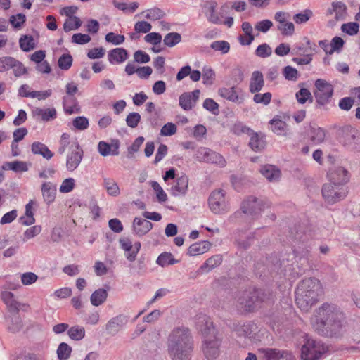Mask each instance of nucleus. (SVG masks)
I'll return each instance as SVG.
<instances>
[{
  "instance_id": "60",
  "label": "nucleus",
  "mask_w": 360,
  "mask_h": 360,
  "mask_svg": "<svg viewBox=\"0 0 360 360\" xmlns=\"http://www.w3.org/2000/svg\"><path fill=\"white\" fill-rule=\"evenodd\" d=\"M256 55L261 58H266L270 56L272 53L271 48L266 44L259 45L256 51Z\"/></svg>"
},
{
  "instance_id": "55",
  "label": "nucleus",
  "mask_w": 360,
  "mask_h": 360,
  "mask_svg": "<svg viewBox=\"0 0 360 360\" xmlns=\"http://www.w3.org/2000/svg\"><path fill=\"white\" fill-rule=\"evenodd\" d=\"M72 63V58L70 54H63L58 61V66L62 70H68Z\"/></svg>"
},
{
  "instance_id": "51",
  "label": "nucleus",
  "mask_w": 360,
  "mask_h": 360,
  "mask_svg": "<svg viewBox=\"0 0 360 360\" xmlns=\"http://www.w3.org/2000/svg\"><path fill=\"white\" fill-rule=\"evenodd\" d=\"M313 13L309 9L304 10L302 13L295 14L293 16L294 21L297 24L307 22L312 16Z\"/></svg>"
},
{
  "instance_id": "21",
  "label": "nucleus",
  "mask_w": 360,
  "mask_h": 360,
  "mask_svg": "<svg viewBox=\"0 0 360 360\" xmlns=\"http://www.w3.org/2000/svg\"><path fill=\"white\" fill-rule=\"evenodd\" d=\"M188 177L186 174L178 176L171 188L172 194L174 196L185 195L188 191Z\"/></svg>"
},
{
  "instance_id": "41",
  "label": "nucleus",
  "mask_w": 360,
  "mask_h": 360,
  "mask_svg": "<svg viewBox=\"0 0 360 360\" xmlns=\"http://www.w3.org/2000/svg\"><path fill=\"white\" fill-rule=\"evenodd\" d=\"M76 181L72 177L65 179L60 187L59 191L61 193H68L72 191L75 187Z\"/></svg>"
},
{
  "instance_id": "14",
  "label": "nucleus",
  "mask_w": 360,
  "mask_h": 360,
  "mask_svg": "<svg viewBox=\"0 0 360 360\" xmlns=\"http://www.w3.org/2000/svg\"><path fill=\"white\" fill-rule=\"evenodd\" d=\"M316 91L314 92L317 102L326 104L331 98L333 92V86L324 79H319L315 82Z\"/></svg>"
},
{
  "instance_id": "27",
  "label": "nucleus",
  "mask_w": 360,
  "mask_h": 360,
  "mask_svg": "<svg viewBox=\"0 0 360 360\" xmlns=\"http://www.w3.org/2000/svg\"><path fill=\"white\" fill-rule=\"evenodd\" d=\"M127 52L124 49L116 48L108 53V60L111 63H121L127 58Z\"/></svg>"
},
{
  "instance_id": "4",
  "label": "nucleus",
  "mask_w": 360,
  "mask_h": 360,
  "mask_svg": "<svg viewBox=\"0 0 360 360\" xmlns=\"http://www.w3.org/2000/svg\"><path fill=\"white\" fill-rule=\"evenodd\" d=\"M321 293V284L316 278H308L302 280L296 291V303L302 311H308L317 302Z\"/></svg>"
},
{
  "instance_id": "53",
  "label": "nucleus",
  "mask_w": 360,
  "mask_h": 360,
  "mask_svg": "<svg viewBox=\"0 0 360 360\" xmlns=\"http://www.w3.org/2000/svg\"><path fill=\"white\" fill-rule=\"evenodd\" d=\"M106 41L111 43L114 45H120L122 44L124 40L125 37L122 34H116L114 32H109L105 35V37Z\"/></svg>"
},
{
  "instance_id": "34",
  "label": "nucleus",
  "mask_w": 360,
  "mask_h": 360,
  "mask_svg": "<svg viewBox=\"0 0 360 360\" xmlns=\"http://www.w3.org/2000/svg\"><path fill=\"white\" fill-rule=\"evenodd\" d=\"M34 201L30 200L25 207V217H21V223L24 225H31L34 223V213H33V205Z\"/></svg>"
},
{
  "instance_id": "44",
  "label": "nucleus",
  "mask_w": 360,
  "mask_h": 360,
  "mask_svg": "<svg viewBox=\"0 0 360 360\" xmlns=\"http://www.w3.org/2000/svg\"><path fill=\"white\" fill-rule=\"evenodd\" d=\"M81 26V20L77 16L70 17L67 19L63 25V29L65 32L76 30Z\"/></svg>"
},
{
  "instance_id": "23",
  "label": "nucleus",
  "mask_w": 360,
  "mask_h": 360,
  "mask_svg": "<svg viewBox=\"0 0 360 360\" xmlns=\"http://www.w3.org/2000/svg\"><path fill=\"white\" fill-rule=\"evenodd\" d=\"M41 194L44 202L47 205L52 203L56 196V187L50 181L44 182L41 184Z\"/></svg>"
},
{
  "instance_id": "18",
  "label": "nucleus",
  "mask_w": 360,
  "mask_h": 360,
  "mask_svg": "<svg viewBox=\"0 0 360 360\" xmlns=\"http://www.w3.org/2000/svg\"><path fill=\"white\" fill-rule=\"evenodd\" d=\"M200 91L195 89L192 92H186L179 96V105L184 110H191L199 98Z\"/></svg>"
},
{
  "instance_id": "33",
  "label": "nucleus",
  "mask_w": 360,
  "mask_h": 360,
  "mask_svg": "<svg viewBox=\"0 0 360 360\" xmlns=\"http://www.w3.org/2000/svg\"><path fill=\"white\" fill-rule=\"evenodd\" d=\"M108 297L107 291L104 289L100 288L94 291L91 297V303L96 307H98L103 304Z\"/></svg>"
},
{
  "instance_id": "10",
  "label": "nucleus",
  "mask_w": 360,
  "mask_h": 360,
  "mask_svg": "<svg viewBox=\"0 0 360 360\" xmlns=\"http://www.w3.org/2000/svg\"><path fill=\"white\" fill-rule=\"evenodd\" d=\"M347 191L342 186L326 184L322 188V195L328 204H334L345 198Z\"/></svg>"
},
{
  "instance_id": "45",
  "label": "nucleus",
  "mask_w": 360,
  "mask_h": 360,
  "mask_svg": "<svg viewBox=\"0 0 360 360\" xmlns=\"http://www.w3.org/2000/svg\"><path fill=\"white\" fill-rule=\"evenodd\" d=\"M68 333L72 340H80L84 337L85 330L83 327L74 326L69 329Z\"/></svg>"
},
{
  "instance_id": "46",
  "label": "nucleus",
  "mask_w": 360,
  "mask_h": 360,
  "mask_svg": "<svg viewBox=\"0 0 360 360\" xmlns=\"http://www.w3.org/2000/svg\"><path fill=\"white\" fill-rule=\"evenodd\" d=\"M181 35L177 32H171L167 34L164 38V44L169 47H172L181 41Z\"/></svg>"
},
{
  "instance_id": "57",
  "label": "nucleus",
  "mask_w": 360,
  "mask_h": 360,
  "mask_svg": "<svg viewBox=\"0 0 360 360\" xmlns=\"http://www.w3.org/2000/svg\"><path fill=\"white\" fill-rule=\"evenodd\" d=\"M22 321L20 317L14 316L11 320V323L8 326V330L13 333H16L20 331L22 328Z\"/></svg>"
},
{
  "instance_id": "40",
  "label": "nucleus",
  "mask_w": 360,
  "mask_h": 360,
  "mask_svg": "<svg viewBox=\"0 0 360 360\" xmlns=\"http://www.w3.org/2000/svg\"><path fill=\"white\" fill-rule=\"evenodd\" d=\"M150 185L155 191L158 202H165L167 200V195L159 183L151 181H150Z\"/></svg>"
},
{
  "instance_id": "39",
  "label": "nucleus",
  "mask_w": 360,
  "mask_h": 360,
  "mask_svg": "<svg viewBox=\"0 0 360 360\" xmlns=\"http://www.w3.org/2000/svg\"><path fill=\"white\" fill-rule=\"evenodd\" d=\"M219 94L232 102H236L238 100V96L234 87L221 88L219 90Z\"/></svg>"
},
{
  "instance_id": "32",
  "label": "nucleus",
  "mask_w": 360,
  "mask_h": 360,
  "mask_svg": "<svg viewBox=\"0 0 360 360\" xmlns=\"http://www.w3.org/2000/svg\"><path fill=\"white\" fill-rule=\"evenodd\" d=\"M249 145L253 150L259 152L265 148L266 143L263 136L253 133L251 134Z\"/></svg>"
},
{
  "instance_id": "43",
  "label": "nucleus",
  "mask_w": 360,
  "mask_h": 360,
  "mask_svg": "<svg viewBox=\"0 0 360 360\" xmlns=\"http://www.w3.org/2000/svg\"><path fill=\"white\" fill-rule=\"evenodd\" d=\"M20 47L24 51H30L32 50L35 47L34 39L31 36H24L21 37L19 40Z\"/></svg>"
},
{
  "instance_id": "63",
  "label": "nucleus",
  "mask_w": 360,
  "mask_h": 360,
  "mask_svg": "<svg viewBox=\"0 0 360 360\" xmlns=\"http://www.w3.org/2000/svg\"><path fill=\"white\" fill-rule=\"evenodd\" d=\"M41 231V228L40 226H32V227L27 229L24 233L23 240L27 241V240L35 237L36 236L39 234Z\"/></svg>"
},
{
  "instance_id": "54",
  "label": "nucleus",
  "mask_w": 360,
  "mask_h": 360,
  "mask_svg": "<svg viewBox=\"0 0 360 360\" xmlns=\"http://www.w3.org/2000/svg\"><path fill=\"white\" fill-rule=\"evenodd\" d=\"M15 58L10 56L0 58V72L8 71L12 68Z\"/></svg>"
},
{
  "instance_id": "17",
  "label": "nucleus",
  "mask_w": 360,
  "mask_h": 360,
  "mask_svg": "<svg viewBox=\"0 0 360 360\" xmlns=\"http://www.w3.org/2000/svg\"><path fill=\"white\" fill-rule=\"evenodd\" d=\"M342 142L349 150H354L360 146V134L354 128L346 127L343 131Z\"/></svg>"
},
{
  "instance_id": "25",
  "label": "nucleus",
  "mask_w": 360,
  "mask_h": 360,
  "mask_svg": "<svg viewBox=\"0 0 360 360\" xmlns=\"http://www.w3.org/2000/svg\"><path fill=\"white\" fill-rule=\"evenodd\" d=\"M34 117H39L44 122H49L56 119L57 112L54 108H49L43 109L41 108H35L32 110Z\"/></svg>"
},
{
  "instance_id": "29",
  "label": "nucleus",
  "mask_w": 360,
  "mask_h": 360,
  "mask_svg": "<svg viewBox=\"0 0 360 360\" xmlns=\"http://www.w3.org/2000/svg\"><path fill=\"white\" fill-rule=\"evenodd\" d=\"M211 244L208 241H201L191 245L188 250V254L190 256H196L202 255L209 250Z\"/></svg>"
},
{
  "instance_id": "3",
  "label": "nucleus",
  "mask_w": 360,
  "mask_h": 360,
  "mask_svg": "<svg viewBox=\"0 0 360 360\" xmlns=\"http://www.w3.org/2000/svg\"><path fill=\"white\" fill-rule=\"evenodd\" d=\"M197 323L203 336L202 349L204 356L208 360L217 359L220 354L221 340L212 322L208 317L200 316Z\"/></svg>"
},
{
  "instance_id": "19",
  "label": "nucleus",
  "mask_w": 360,
  "mask_h": 360,
  "mask_svg": "<svg viewBox=\"0 0 360 360\" xmlns=\"http://www.w3.org/2000/svg\"><path fill=\"white\" fill-rule=\"evenodd\" d=\"M328 177L333 185L339 186H342L349 180L347 171L342 167H335L332 169L328 174Z\"/></svg>"
},
{
  "instance_id": "59",
  "label": "nucleus",
  "mask_w": 360,
  "mask_h": 360,
  "mask_svg": "<svg viewBox=\"0 0 360 360\" xmlns=\"http://www.w3.org/2000/svg\"><path fill=\"white\" fill-rule=\"evenodd\" d=\"M11 69H13L14 75L17 77L25 75L27 72V68L24 65L16 59H15Z\"/></svg>"
},
{
  "instance_id": "47",
  "label": "nucleus",
  "mask_w": 360,
  "mask_h": 360,
  "mask_svg": "<svg viewBox=\"0 0 360 360\" xmlns=\"http://www.w3.org/2000/svg\"><path fill=\"white\" fill-rule=\"evenodd\" d=\"M210 47L214 51H220L223 54L228 53L230 50L229 43L226 41H213Z\"/></svg>"
},
{
  "instance_id": "30",
  "label": "nucleus",
  "mask_w": 360,
  "mask_h": 360,
  "mask_svg": "<svg viewBox=\"0 0 360 360\" xmlns=\"http://www.w3.org/2000/svg\"><path fill=\"white\" fill-rule=\"evenodd\" d=\"M258 354L261 360H280L283 356V354L275 349H259Z\"/></svg>"
},
{
  "instance_id": "38",
  "label": "nucleus",
  "mask_w": 360,
  "mask_h": 360,
  "mask_svg": "<svg viewBox=\"0 0 360 360\" xmlns=\"http://www.w3.org/2000/svg\"><path fill=\"white\" fill-rule=\"evenodd\" d=\"M271 130L278 135H285L287 124L279 119H274L270 122Z\"/></svg>"
},
{
  "instance_id": "64",
  "label": "nucleus",
  "mask_w": 360,
  "mask_h": 360,
  "mask_svg": "<svg viewBox=\"0 0 360 360\" xmlns=\"http://www.w3.org/2000/svg\"><path fill=\"white\" fill-rule=\"evenodd\" d=\"M283 73L285 78L288 80L295 81L298 77L297 70L289 65L283 69Z\"/></svg>"
},
{
  "instance_id": "50",
  "label": "nucleus",
  "mask_w": 360,
  "mask_h": 360,
  "mask_svg": "<svg viewBox=\"0 0 360 360\" xmlns=\"http://www.w3.org/2000/svg\"><path fill=\"white\" fill-rule=\"evenodd\" d=\"M345 44L344 40L339 37H335L330 44V50H329V54L331 55L334 52L337 51L339 52L342 48L343 47V45Z\"/></svg>"
},
{
  "instance_id": "48",
  "label": "nucleus",
  "mask_w": 360,
  "mask_h": 360,
  "mask_svg": "<svg viewBox=\"0 0 360 360\" xmlns=\"http://www.w3.org/2000/svg\"><path fill=\"white\" fill-rule=\"evenodd\" d=\"M277 29L281 31L282 34L291 36L294 33L295 26L292 22L286 21L284 23L278 24Z\"/></svg>"
},
{
  "instance_id": "5",
  "label": "nucleus",
  "mask_w": 360,
  "mask_h": 360,
  "mask_svg": "<svg viewBox=\"0 0 360 360\" xmlns=\"http://www.w3.org/2000/svg\"><path fill=\"white\" fill-rule=\"evenodd\" d=\"M233 330L242 345L262 342L264 336L269 335L265 330H258L257 326L252 322L234 324Z\"/></svg>"
},
{
  "instance_id": "2",
  "label": "nucleus",
  "mask_w": 360,
  "mask_h": 360,
  "mask_svg": "<svg viewBox=\"0 0 360 360\" xmlns=\"http://www.w3.org/2000/svg\"><path fill=\"white\" fill-rule=\"evenodd\" d=\"M167 353L171 360H191L192 338L188 328H174L167 337Z\"/></svg>"
},
{
  "instance_id": "1",
  "label": "nucleus",
  "mask_w": 360,
  "mask_h": 360,
  "mask_svg": "<svg viewBox=\"0 0 360 360\" xmlns=\"http://www.w3.org/2000/svg\"><path fill=\"white\" fill-rule=\"evenodd\" d=\"M345 316L334 304H323L311 318V324L318 333L339 336L343 333Z\"/></svg>"
},
{
  "instance_id": "11",
  "label": "nucleus",
  "mask_w": 360,
  "mask_h": 360,
  "mask_svg": "<svg viewBox=\"0 0 360 360\" xmlns=\"http://www.w3.org/2000/svg\"><path fill=\"white\" fill-rule=\"evenodd\" d=\"M17 288L18 285L13 283H6L0 288L1 298L11 312H18L20 309V303L15 299L13 293L10 291Z\"/></svg>"
},
{
  "instance_id": "52",
  "label": "nucleus",
  "mask_w": 360,
  "mask_h": 360,
  "mask_svg": "<svg viewBox=\"0 0 360 360\" xmlns=\"http://www.w3.org/2000/svg\"><path fill=\"white\" fill-rule=\"evenodd\" d=\"M271 94L266 92L264 94L255 93L253 97V101L256 103H261L263 105H267L271 100Z\"/></svg>"
},
{
  "instance_id": "9",
  "label": "nucleus",
  "mask_w": 360,
  "mask_h": 360,
  "mask_svg": "<svg viewBox=\"0 0 360 360\" xmlns=\"http://www.w3.org/2000/svg\"><path fill=\"white\" fill-rule=\"evenodd\" d=\"M269 299L268 295L262 290H257L245 296L240 297L238 302L246 311H250L257 306L260 302H264Z\"/></svg>"
},
{
  "instance_id": "28",
  "label": "nucleus",
  "mask_w": 360,
  "mask_h": 360,
  "mask_svg": "<svg viewBox=\"0 0 360 360\" xmlns=\"http://www.w3.org/2000/svg\"><path fill=\"white\" fill-rule=\"evenodd\" d=\"M32 152L36 155H40L46 160H50L53 153L49 149V148L41 142H34L31 146Z\"/></svg>"
},
{
  "instance_id": "7",
  "label": "nucleus",
  "mask_w": 360,
  "mask_h": 360,
  "mask_svg": "<svg viewBox=\"0 0 360 360\" xmlns=\"http://www.w3.org/2000/svg\"><path fill=\"white\" fill-rule=\"evenodd\" d=\"M326 352V348L320 342L308 338L301 348L303 360H317Z\"/></svg>"
},
{
  "instance_id": "26",
  "label": "nucleus",
  "mask_w": 360,
  "mask_h": 360,
  "mask_svg": "<svg viewBox=\"0 0 360 360\" xmlns=\"http://www.w3.org/2000/svg\"><path fill=\"white\" fill-rule=\"evenodd\" d=\"M264 84L263 75L259 71H255L251 77L250 83V91L255 94L262 90Z\"/></svg>"
},
{
  "instance_id": "15",
  "label": "nucleus",
  "mask_w": 360,
  "mask_h": 360,
  "mask_svg": "<svg viewBox=\"0 0 360 360\" xmlns=\"http://www.w3.org/2000/svg\"><path fill=\"white\" fill-rule=\"evenodd\" d=\"M196 158L200 162L215 164L219 167H224L226 165L222 155L207 148L199 149L196 153Z\"/></svg>"
},
{
  "instance_id": "42",
  "label": "nucleus",
  "mask_w": 360,
  "mask_h": 360,
  "mask_svg": "<svg viewBox=\"0 0 360 360\" xmlns=\"http://www.w3.org/2000/svg\"><path fill=\"white\" fill-rule=\"evenodd\" d=\"M117 146L115 148V150H112L111 148V146L105 141H100L98 145V150L99 153L104 157L110 155H117L118 152L117 151Z\"/></svg>"
},
{
  "instance_id": "22",
  "label": "nucleus",
  "mask_w": 360,
  "mask_h": 360,
  "mask_svg": "<svg viewBox=\"0 0 360 360\" xmlns=\"http://www.w3.org/2000/svg\"><path fill=\"white\" fill-rule=\"evenodd\" d=\"M261 174L269 181H278L281 176V170L272 165H265L262 166L259 170Z\"/></svg>"
},
{
  "instance_id": "36",
  "label": "nucleus",
  "mask_w": 360,
  "mask_h": 360,
  "mask_svg": "<svg viewBox=\"0 0 360 360\" xmlns=\"http://www.w3.org/2000/svg\"><path fill=\"white\" fill-rule=\"evenodd\" d=\"M140 14L143 15L145 18L150 20H159L165 15L164 12L158 8L147 9L141 12Z\"/></svg>"
},
{
  "instance_id": "20",
  "label": "nucleus",
  "mask_w": 360,
  "mask_h": 360,
  "mask_svg": "<svg viewBox=\"0 0 360 360\" xmlns=\"http://www.w3.org/2000/svg\"><path fill=\"white\" fill-rule=\"evenodd\" d=\"M127 323V319L122 315H118L110 319L105 326V330L110 335H115Z\"/></svg>"
},
{
  "instance_id": "24",
  "label": "nucleus",
  "mask_w": 360,
  "mask_h": 360,
  "mask_svg": "<svg viewBox=\"0 0 360 360\" xmlns=\"http://www.w3.org/2000/svg\"><path fill=\"white\" fill-rule=\"evenodd\" d=\"M153 227L150 221L146 219L136 217L133 222V229L138 236L146 234Z\"/></svg>"
},
{
  "instance_id": "31",
  "label": "nucleus",
  "mask_w": 360,
  "mask_h": 360,
  "mask_svg": "<svg viewBox=\"0 0 360 360\" xmlns=\"http://www.w3.org/2000/svg\"><path fill=\"white\" fill-rule=\"evenodd\" d=\"M103 186L107 193L112 197H117L120 194V190L117 182L110 178H105L103 179Z\"/></svg>"
},
{
  "instance_id": "6",
  "label": "nucleus",
  "mask_w": 360,
  "mask_h": 360,
  "mask_svg": "<svg viewBox=\"0 0 360 360\" xmlns=\"http://www.w3.org/2000/svg\"><path fill=\"white\" fill-rule=\"evenodd\" d=\"M270 207L271 202L268 200L250 195L242 202L240 208L245 214L257 216Z\"/></svg>"
},
{
  "instance_id": "12",
  "label": "nucleus",
  "mask_w": 360,
  "mask_h": 360,
  "mask_svg": "<svg viewBox=\"0 0 360 360\" xmlns=\"http://www.w3.org/2000/svg\"><path fill=\"white\" fill-rule=\"evenodd\" d=\"M66 155V169L69 172L75 171L83 159V150L77 141L71 143Z\"/></svg>"
},
{
  "instance_id": "62",
  "label": "nucleus",
  "mask_w": 360,
  "mask_h": 360,
  "mask_svg": "<svg viewBox=\"0 0 360 360\" xmlns=\"http://www.w3.org/2000/svg\"><path fill=\"white\" fill-rule=\"evenodd\" d=\"M176 126L172 122L165 124L160 130V134L164 136H169L176 132Z\"/></svg>"
},
{
  "instance_id": "37",
  "label": "nucleus",
  "mask_w": 360,
  "mask_h": 360,
  "mask_svg": "<svg viewBox=\"0 0 360 360\" xmlns=\"http://www.w3.org/2000/svg\"><path fill=\"white\" fill-rule=\"evenodd\" d=\"M72 347L65 342L60 343L56 350L57 357L59 360H67L70 358Z\"/></svg>"
},
{
  "instance_id": "35",
  "label": "nucleus",
  "mask_w": 360,
  "mask_h": 360,
  "mask_svg": "<svg viewBox=\"0 0 360 360\" xmlns=\"http://www.w3.org/2000/svg\"><path fill=\"white\" fill-rule=\"evenodd\" d=\"M157 264L162 267L173 265L178 262L170 252H163L159 255L156 261Z\"/></svg>"
},
{
  "instance_id": "8",
  "label": "nucleus",
  "mask_w": 360,
  "mask_h": 360,
  "mask_svg": "<svg viewBox=\"0 0 360 360\" xmlns=\"http://www.w3.org/2000/svg\"><path fill=\"white\" fill-rule=\"evenodd\" d=\"M225 192L222 189L212 192L209 198V207L212 212L222 214L229 210V205L225 198Z\"/></svg>"
},
{
  "instance_id": "49",
  "label": "nucleus",
  "mask_w": 360,
  "mask_h": 360,
  "mask_svg": "<svg viewBox=\"0 0 360 360\" xmlns=\"http://www.w3.org/2000/svg\"><path fill=\"white\" fill-rule=\"evenodd\" d=\"M341 30L343 32L352 36L358 33L359 25L358 23L354 22L345 23L342 25Z\"/></svg>"
},
{
  "instance_id": "58",
  "label": "nucleus",
  "mask_w": 360,
  "mask_h": 360,
  "mask_svg": "<svg viewBox=\"0 0 360 360\" xmlns=\"http://www.w3.org/2000/svg\"><path fill=\"white\" fill-rule=\"evenodd\" d=\"M325 131L321 128H314L311 131V141L315 143H322L325 139Z\"/></svg>"
},
{
  "instance_id": "56",
  "label": "nucleus",
  "mask_w": 360,
  "mask_h": 360,
  "mask_svg": "<svg viewBox=\"0 0 360 360\" xmlns=\"http://www.w3.org/2000/svg\"><path fill=\"white\" fill-rule=\"evenodd\" d=\"M222 262V257L219 255H214L207 259L205 263L203 268H207L210 270L217 266H219Z\"/></svg>"
},
{
  "instance_id": "13",
  "label": "nucleus",
  "mask_w": 360,
  "mask_h": 360,
  "mask_svg": "<svg viewBox=\"0 0 360 360\" xmlns=\"http://www.w3.org/2000/svg\"><path fill=\"white\" fill-rule=\"evenodd\" d=\"M347 8L345 4L342 1H334L331 4L330 8H328L327 13L333 18L328 20V25L333 27L338 22L344 20L346 18Z\"/></svg>"
},
{
  "instance_id": "61",
  "label": "nucleus",
  "mask_w": 360,
  "mask_h": 360,
  "mask_svg": "<svg viewBox=\"0 0 360 360\" xmlns=\"http://www.w3.org/2000/svg\"><path fill=\"white\" fill-rule=\"evenodd\" d=\"M8 167L15 172H26L28 167L26 162L20 161H14L7 164Z\"/></svg>"
},
{
  "instance_id": "16",
  "label": "nucleus",
  "mask_w": 360,
  "mask_h": 360,
  "mask_svg": "<svg viewBox=\"0 0 360 360\" xmlns=\"http://www.w3.org/2000/svg\"><path fill=\"white\" fill-rule=\"evenodd\" d=\"M217 2L214 0L207 1L202 4V12L208 22L214 25H221L223 15L217 12Z\"/></svg>"
}]
</instances>
